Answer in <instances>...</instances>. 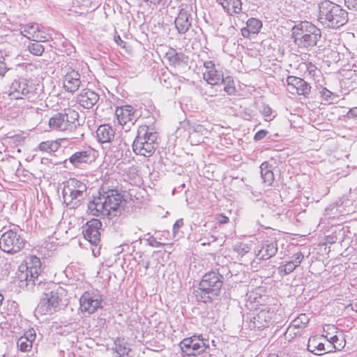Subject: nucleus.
Returning a JSON list of instances; mask_svg holds the SVG:
<instances>
[{"label": "nucleus", "instance_id": "obj_1", "mask_svg": "<svg viewBox=\"0 0 357 357\" xmlns=\"http://www.w3.org/2000/svg\"><path fill=\"white\" fill-rule=\"evenodd\" d=\"M224 278L218 271L206 273L202 278L197 291V297L204 303H210L221 293Z\"/></svg>", "mask_w": 357, "mask_h": 357}, {"label": "nucleus", "instance_id": "obj_2", "mask_svg": "<svg viewBox=\"0 0 357 357\" xmlns=\"http://www.w3.org/2000/svg\"><path fill=\"white\" fill-rule=\"evenodd\" d=\"M318 19L329 27H340L347 22V12L330 0H323L319 3Z\"/></svg>", "mask_w": 357, "mask_h": 357}, {"label": "nucleus", "instance_id": "obj_3", "mask_svg": "<svg viewBox=\"0 0 357 357\" xmlns=\"http://www.w3.org/2000/svg\"><path fill=\"white\" fill-rule=\"evenodd\" d=\"M292 37L300 47H313L321 37V31L311 22L305 21L293 27Z\"/></svg>", "mask_w": 357, "mask_h": 357}, {"label": "nucleus", "instance_id": "obj_4", "mask_svg": "<svg viewBox=\"0 0 357 357\" xmlns=\"http://www.w3.org/2000/svg\"><path fill=\"white\" fill-rule=\"evenodd\" d=\"M156 133L146 125L140 126L137 130V135L132 143L133 151L137 155L149 157L155 151Z\"/></svg>", "mask_w": 357, "mask_h": 357}, {"label": "nucleus", "instance_id": "obj_5", "mask_svg": "<svg viewBox=\"0 0 357 357\" xmlns=\"http://www.w3.org/2000/svg\"><path fill=\"white\" fill-rule=\"evenodd\" d=\"M87 187L85 183L75 179L68 180L63 189V198L70 208L79 206L84 199Z\"/></svg>", "mask_w": 357, "mask_h": 357}, {"label": "nucleus", "instance_id": "obj_6", "mask_svg": "<svg viewBox=\"0 0 357 357\" xmlns=\"http://www.w3.org/2000/svg\"><path fill=\"white\" fill-rule=\"evenodd\" d=\"M41 271L42 263L40 258L31 255L26 257L19 266L17 278L20 281L34 283Z\"/></svg>", "mask_w": 357, "mask_h": 357}, {"label": "nucleus", "instance_id": "obj_7", "mask_svg": "<svg viewBox=\"0 0 357 357\" xmlns=\"http://www.w3.org/2000/svg\"><path fill=\"white\" fill-rule=\"evenodd\" d=\"M26 240L15 229H8L4 231L0 237L1 250L11 255L22 251L26 247Z\"/></svg>", "mask_w": 357, "mask_h": 357}, {"label": "nucleus", "instance_id": "obj_8", "mask_svg": "<svg viewBox=\"0 0 357 357\" xmlns=\"http://www.w3.org/2000/svg\"><path fill=\"white\" fill-rule=\"evenodd\" d=\"M79 114L73 109L68 108L64 112H58L49 119V126L51 130L65 131L75 126Z\"/></svg>", "mask_w": 357, "mask_h": 357}, {"label": "nucleus", "instance_id": "obj_9", "mask_svg": "<svg viewBox=\"0 0 357 357\" xmlns=\"http://www.w3.org/2000/svg\"><path fill=\"white\" fill-rule=\"evenodd\" d=\"M183 356H196L205 351L208 347L204 340L200 336L192 335L182 340L179 344Z\"/></svg>", "mask_w": 357, "mask_h": 357}, {"label": "nucleus", "instance_id": "obj_10", "mask_svg": "<svg viewBox=\"0 0 357 357\" xmlns=\"http://www.w3.org/2000/svg\"><path fill=\"white\" fill-rule=\"evenodd\" d=\"M101 296L85 291L79 298V310L83 314H92L101 307Z\"/></svg>", "mask_w": 357, "mask_h": 357}, {"label": "nucleus", "instance_id": "obj_11", "mask_svg": "<svg viewBox=\"0 0 357 357\" xmlns=\"http://www.w3.org/2000/svg\"><path fill=\"white\" fill-rule=\"evenodd\" d=\"M286 82L287 89L291 94L307 98L311 92L312 87L310 84L301 77L289 75Z\"/></svg>", "mask_w": 357, "mask_h": 357}, {"label": "nucleus", "instance_id": "obj_12", "mask_svg": "<svg viewBox=\"0 0 357 357\" xmlns=\"http://www.w3.org/2000/svg\"><path fill=\"white\" fill-rule=\"evenodd\" d=\"M101 230L102 222L98 219L93 218L87 221L83 227L82 234L90 243L98 245L100 242Z\"/></svg>", "mask_w": 357, "mask_h": 357}, {"label": "nucleus", "instance_id": "obj_13", "mask_svg": "<svg viewBox=\"0 0 357 357\" xmlns=\"http://www.w3.org/2000/svg\"><path fill=\"white\" fill-rule=\"evenodd\" d=\"M136 109L130 105H123L117 107L115 110L119 123L121 126L134 125L137 121Z\"/></svg>", "mask_w": 357, "mask_h": 357}, {"label": "nucleus", "instance_id": "obj_14", "mask_svg": "<svg viewBox=\"0 0 357 357\" xmlns=\"http://www.w3.org/2000/svg\"><path fill=\"white\" fill-rule=\"evenodd\" d=\"M62 82L66 92L75 93L81 85V75L77 70L70 69L63 75Z\"/></svg>", "mask_w": 357, "mask_h": 357}, {"label": "nucleus", "instance_id": "obj_15", "mask_svg": "<svg viewBox=\"0 0 357 357\" xmlns=\"http://www.w3.org/2000/svg\"><path fill=\"white\" fill-rule=\"evenodd\" d=\"M205 71L203 73L204 79L211 85H218L223 78L222 71L215 68V63L211 61H206L204 63Z\"/></svg>", "mask_w": 357, "mask_h": 357}, {"label": "nucleus", "instance_id": "obj_16", "mask_svg": "<svg viewBox=\"0 0 357 357\" xmlns=\"http://www.w3.org/2000/svg\"><path fill=\"white\" fill-rule=\"evenodd\" d=\"M278 250L275 241H266L255 250V257L260 261L268 260L277 254Z\"/></svg>", "mask_w": 357, "mask_h": 357}, {"label": "nucleus", "instance_id": "obj_17", "mask_svg": "<svg viewBox=\"0 0 357 357\" xmlns=\"http://www.w3.org/2000/svg\"><path fill=\"white\" fill-rule=\"evenodd\" d=\"M66 296L67 290L61 287H58L56 289L45 293L43 301L49 307L56 308L60 305L63 298Z\"/></svg>", "mask_w": 357, "mask_h": 357}, {"label": "nucleus", "instance_id": "obj_18", "mask_svg": "<svg viewBox=\"0 0 357 357\" xmlns=\"http://www.w3.org/2000/svg\"><path fill=\"white\" fill-rule=\"evenodd\" d=\"M103 198L109 214L112 211H116L123 201V195L117 190L114 189L109 190L107 192V195L103 196Z\"/></svg>", "mask_w": 357, "mask_h": 357}, {"label": "nucleus", "instance_id": "obj_19", "mask_svg": "<svg viewBox=\"0 0 357 357\" xmlns=\"http://www.w3.org/2000/svg\"><path fill=\"white\" fill-rule=\"evenodd\" d=\"M24 36L28 39L36 42H46L47 37L40 29V25L36 23L26 24L23 30Z\"/></svg>", "mask_w": 357, "mask_h": 357}, {"label": "nucleus", "instance_id": "obj_20", "mask_svg": "<svg viewBox=\"0 0 357 357\" xmlns=\"http://www.w3.org/2000/svg\"><path fill=\"white\" fill-rule=\"evenodd\" d=\"M336 330L337 328L333 324H326L324 326V336L330 339L332 346L334 347L335 351H340L346 344L344 338L334 334L336 333Z\"/></svg>", "mask_w": 357, "mask_h": 357}, {"label": "nucleus", "instance_id": "obj_21", "mask_svg": "<svg viewBox=\"0 0 357 357\" xmlns=\"http://www.w3.org/2000/svg\"><path fill=\"white\" fill-rule=\"evenodd\" d=\"M88 212L93 216L107 215L108 209L105 204L103 196L94 197L88 205Z\"/></svg>", "mask_w": 357, "mask_h": 357}, {"label": "nucleus", "instance_id": "obj_22", "mask_svg": "<svg viewBox=\"0 0 357 357\" xmlns=\"http://www.w3.org/2000/svg\"><path fill=\"white\" fill-rule=\"evenodd\" d=\"M36 332L33 328L26 331L17 342L18 349L22 352H29L31 350L33 343L36 340Z\"/></svg>", "mask_w": 357, "mask_h": 357}, {"label": "nucleus", "instance_id": "obj_23", "mask_svg": "<svg viewBox=\"0 0 357 357\" xmlns=\"http://www.w3.org/2000/svg\"><path fill=\"white\" fill-rule=\"evenodd\" d=\"M98 93L89 89H84L77 96V101L84 108L92 107L98 100Z\"/></svg>", "mask_w": 357, "mask_h": 357}, {"label": "nucleus", "instance_id": "obj_24", "mask_svg": "<svg viewBox=\"0 0 357 357\" xmlns=\"http://www.w3.org/2000/svg\"><path fill=\"white\" fill-rule=\"evenodd\" d=\"M262 22L259 20L251 17L246 22V26L241 29V33L245 38H250L252 36L257 35L261 28Z\"/></svg>", "mask_w": 357, "mask_h": 357}, {"label": "nucleus", "instance_id": "obj_25", "mask_svg": "<svg viewBox=\"0 0 357 357\" xmlns=\"http://www.w3.org/2000/svg\"><path fill=\"white\" fill-rule=\"evenodd\" d=\"M294 260L287 261L284 266L278 268V272L280 275L283 276L292 273L297 267H298L304 259L303 254L299 251L293 255Z\"/></svg>", "mask_w": 357, "mask_h": 357}, {"label": "nucleus", "instance_id": "obj_26", "mask_svg": "<svg viewBox=\"0 0 357 357\" xmlns=\"http://www.w3.org/2000/svg\"><path fill=\"white\" fill-rule=\"evenodd\" d=\"M93 160L94 155L92 150L78 151L69 158L70 162L74 166L83 163H91Z\"/></svg>", "mask_w": 357, "mask_h": 357}, {"label": "nucleus", "instance_id": "obj_27", "mask_svg": "<svg viewBox=\"0 0 357 357\" xmlns=\"http://www.w3.org/2000/svg\"><path fill=\"white\" fill-rule=\"evenodd\" d=\"M217 1L229 15H238L242 10L241 0H217Z\"/></svg>", "mask_w": 357, "mask_h": 357}, {"label": "nucleus", "instance_id": "obj_28", "mask_svg": "<svg viewBox=\"0 0 357 357\" xmlns=\"http://www.w3.org/2000/svg\"><path fill=\"white\" fill-rule=\"evenodd\" d=\"M175 26L180 33H185L191 26L190 14L181 9L174 21Z\"/></svg>", "mask_w": 357, "mask_h": 357}, {"label": "nucleus", "instance_id": "obj_29", "mask_svg": "<svg viewBox=\"0 0 357 357\" xmlns=\"http://www.w3.org/2000/svg\"><path fill=\"white\" fill-rule=\"evenodd\" d=\"M115 132L107 124L100 125L96 130L98 141L100 143H109L114 138Z\"/></svg>", "mask_w": 357, "mask_h": 357}, {"label": "nucleus", "instance_id": "obj_30", "mask_svg": "<svg viewBox=\"0 0 357 357\" xmlns=\"http://www.w3.org/2000/svg\"><path fill=\"white\" fill-rule=\"evenodd\" d=\"M271 319L269 310H262L253 317V327L258 330L263 329L268 326Z\"/></svg>", "mask_w": 357, "mask_h": 357}, {"label": "nucleus", "instance_id": "obj_31", "mask_svg": "<svg viewBox=\"0 0 357 357\" xmlns=\"http://www.w3.org/2000/svg\"><path fill=\"white\" fill-rule=\"evenodd\" d=\"M29 83V80L26 79L14 80L11 84V89L18 94L26 96L31 91L32 89Z\"/></svg>", "mask_w": 357, "mask_h": 357}, {"label": "nucleus", "instance_id": "obj_32", "mask_svg": "<svg viewBox=\"0 0 357 357\" xmlns=\"http://www.w3.org/2000/svg\"><path fill=\"white\" fill-rule=\"evenodd\" d=\"M308 349L317 355L324 354V344L323 343L322 337H312L309 339Z\"/></svg>", "mask_w": 357, "mask_h": 357}, {"label": "nucleus", "instance_id": "obj_33", "mask_svg": "<svg viewBox=\"0 0 357 357\" xmlns=\"http://www.w3.org/2000/svg\"><path fill=\"white\" fill-rule=\"evenodd\" d=\"M310 322V318L306 314H301L291 323L288 330L297 329L298 331L305 328Z\"/></svg>", "mask_w": 357, "mask_h": 357}, {"label": "nucleus", "instance_id": "obj_34", "mask_svg": "<svg viewBox=\"0 0 357 357\" xmlns=\"http://www.w3.org/2000/svg\"><path fill=\"white\" fill-rule=\"evenodd\" d=\"M261 177L264 183L268 185H271L274 181V174L270 169V166L267 162H263L261 165Z\"/></svg>", "mask_w": 357, "mask_h": 357}, {"label": "nucleus", "instance_id": "obj_35", "mask_svg": "<svg viewBox=\"0 0 357 357\" xmlns=\"http://www.w3.org/2000/svg\"><path fill=\"white\" fill-rule=\"evenodd\" d=\"M300 66H303L305 68V73L309 77L313 80H315L316 78L321 74V71L317 67L310 61L302 62L300 64Z\"/></svg>", "mask_w": 357, "mask_h": 357}, {"label": "nucleus", "instance_id": "obj_36", "mask_svg": "<svg viewBox=\"0 0 357 357\" xmlns=\"http://www.w3.org/2000/svg\"><path fill=\"white\" fill-rule=\"evenodd\" d=\"M220 82L224 84V91L229 96L234 95L236 92L235 82L231 76H226L221 79Z\"/></svg>", "mask_w": 357, "mask_h": 357}, {"label": "nucleus", "instance_id": "obj_37", "mask_svg": "<svg viewBox=\"0 0 357 357\" xmlns=\"http://www.w3.org/2000/svg\"><path fill=\"white\" fill-rule=\"evenodd\" d=\"M59 143L56 141L48 140L40 143L38 149L41 151L52 153L56 151L59 148Z\"/></svg>", "mask_w": 357, "mask_h": 357}, {"label": "nucleus", "instance_id": "obj_38", "mask_svg": "<svg viewBox=\"0 0 357 357\" xmlns=\"http://www.w3.org/2000/svg\"><path fill=\"white\" fill-rule=\"evenodd\" d=\"M29 51L35 56H41L44 52L45 47L38 43H32L28 45Z\"/></svg>", "mask_w": 357, "mask_h": 357}, {"label": "nucleus", "instance_id": "obj_39", "mask_svg": "<svg viewBox=\"0 0 357 357\" xmlns=\"http://www.w3.org/2000/svg\"><path fill=\"white\" fill-rule=\"evenodd\" d=\"M250 250V246L248 244L242 242L237 243L234 247V251L241 256H243L249 252Z\"/></svg>", "mask_w": 357, "mask_h": 357}, {"label": "nucleus", "instance_id": "obj_40", "mask_svg": "<svg viewBox=\"0 0 357 357\" xmlns=\"http://www.w3.org/2000/svg\"><path fill=\"white\" fill-rule=\"evenodd\" d=\"M320 95L322 101H324L326 104L330 102V101L331 100L333 93L326 88L324 87L320 91Z\"/></svg>", "mask_w": 357, "mask_h": 357}, {"label": "nucleus", "instance_id": "obj_41", "mask_svg": "<svg viewBox=\"0 0 357 357\" xmlns=\"http://www.w3.org/2000/svg\"><path fill=\"white\" fill-rule=\"evenodd\" d=\"M323 343L324 344V354L335 351L334 347L332 346L330 339L326 337L324 333L323 334Z\"/></svg>", "mask_w": 357, "mask_h": 357}, {"label": "nucleus", "instance_id": "obj_42", "mask_svg": "<svg viewBox=\"0 0 357 357\" xmlns=\"http://www.w3.org/2000/svg\"><path fill=\"white\" fill-rule=\"evenodd\" d=\"M215 220L219 224L223 225L227 224L229 221V218L225 215L223 213H218L215 215Z\"/></svg>", "mask_w": 357, "mask_h": 357}, {"label": "nucleus", "instance_id": "obj_43", "mask_svg": "<svg viewBox=\"0 0 357 357\" xmlns=\"http://www.w3.org/2000/svg\"><path fill=\"white\" fill-rule=\"evenodd\" d=\"M345 6L352 10H357V0H344Z\"/></svg>", "mask_w": 357, "mask_h": 357}, {"label": "nucleus", "instance_id": "obj_44", "mask_svg": "<svg viewBox=\"0 0 357 357\" xmlns=\"http://www.w3.org/2000/svg\"><path fill=\"white\" fill-rule=\"evenodd\" d=\"M268 134V131L266 130H260L255 133L254 135V139L255 141H259L264 139Z\"/></svg>", "mask_w": 357, "mask_h": 357}, {"label": "nucleus", "instance_id": "obj_45", "mask_svg": "<svg viewBox=\"0 0 357 357\" xmlns=\"http://www.w3.org/2000/svg\"><path fill=\"white\" fill-rule=\"evenodd\" d=\"M114 40L123 49L126 47V43L122 40L119 35L115 36L114 38Z\"/></svg>", "mask_w": 357, "mask_h": 357}, {"label": "nucleus", "instance_id": "obj_46", "mask_svg": "<svg viewBox=\"0 0 357 357\" xmlns=\"http://www.w3.org/2000/svg\"><path fill=\"white\" fill-rule=\"evenodd\" d=\"M347 116L349 119H357V107L350 109L347 114Z\"/></svg>", "mask_w": 357, "mask_h": 357}, {"label": "nucleus", "instance_id": "obj_47", "mask_svg": "<svg viewBox=\"0 0 357 357\" xmlns=\"http://www.w3.org/2000/svg\"><path fill=\"white\" fill-rule=\"evenodd\" d=\"M183 225V219H178L177 220L174 225H173V230L174 232L178 231V230Z\"/></svg>", "mask_w": 357, "mask_h": 357}, {"label": "nucleus", "instance_id": "obj_48", "mask_svg": "<svg viewBox=\"0 0 357 357\" xmlns=\"http://www.w3.org/2000/svg\"><path fill=\"white\" fill-rule=\"evenodd\" d=\"M144 1H150L151 3L154 4V5H158L159 4L162 0H144Z\"/></svg>", "mask_w": 357, "mask_h": 357}]
</instances>
